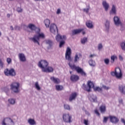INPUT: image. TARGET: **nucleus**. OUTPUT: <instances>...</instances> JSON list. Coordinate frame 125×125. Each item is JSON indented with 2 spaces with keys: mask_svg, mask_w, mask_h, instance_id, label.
Segmentation results:
<instances>
[{
  "mask_svg": "<svg viewBox=\"0 0 125 125\" xmlns=\"http://www.w3.org/2000/svg\"><path fill=\"white\" fill-rule=\"evenodd\" d=\"M26 28H28L31 31H35L36 34H35L32 38H30V41H32L34 43H37L40 45V39H44L45 36L43 33H41V28L37 27L36 25L32 23H30L28 26L24 25Z\"/></svg>",
  "mask_w": 125,
  "mask_h": 125,
  "instance_id": "obj_1",
  "label": "nucleus"
},
{
  "mask_svg": "<svg viewBox=\"0 0 125 125\" xmlns=\"http://www.w3.org/2000/svg\"><path fill=\"white\" fill-rule=\"evenodd\" d=\"M83 86L84 87V90L88 92H90L91 88H93L94 91H98V92H102V88L99 86H94V84L91 81H88L87 86L83 84Z\"/></svg>",
  "mask_w": 125,
  "mask_h": 125,
  "instance_id": "obj_2",
  "label": "nucleus"
},
{
  "mask_svg": "<svg viewBox=\"0 0 125 125\" xmlns=\"http://www.w3.org/2000/svg\"><path fill=\"white\" fill-rule=\"evenodd\" d=\"M68 65L71 70L76 71L78 74H80L81 76L86 77V73H85V72L83 71V68H81L80 66H76L75 64H72L70 62L68 63Z\"/></svg>",
  "mask_w": 125,
  "mask_h": 125,
  "instance_id": "obj_3",
  "label": "nucleus"
},
{
  "mask_svg": "<svg viewBox=\"0 0 125 125\" xmlns=\"http://www.w3.org/2000/svg\"><path fill=\"white\" fill-rule=\"evenodd\" d=\"M111 76L116 77L118 80H122L123 79V73L120 67H116L114 71H112L110 73Z\"/></svg>",
  "mask_w": 125,
  "mask_h": 125,
  "instance_id": "obj_4",
  "label": "nucleus"
},
{
  "mask_svg": "<svg viewBox=\"0 0 125 125\" xmlns=\"http://www.w3.org/2000/svg\"><path fill=\"white\" fill-rule=\"evenodd\" d=\"M56 40L57 42H60L59 47L61 48L65 44V41H66V36H61L60 34H58L56 35L55 37Z\"/></svg>",
  "mask_w": 125,
  "mask_h": 125,
  "instance_id": "obj_5",
  "label": "nucleus"
},
{
  "mask_svg": "<svg viewBox=\"0 0 125 125\" xmlns=\"http://www.w3.org/2000/svg\"><path fill=\"white\" fill-rule=\"evenodd\" d=\"M10 89H11L14 93H19L20 91L19 90V87H20V83H12L10 85Z\"/></svg>",
  "mask_w": 125,
  "mask_h": 125,
  "instance_id": "obj_6",
  "label": "nucleus"
},
{
  "mask_svg": "<svg viewBox=\"0 0 125 125\" xmlns=\"http://www.w3.org/2000/svg\"><path fill=\"white\" fill-rule=\"evenodd\" d=\"M4 74L5 76L7 77H15L16 76V71L14 68H11L9 69L8 68H6L4 70Z\"/></svg>",
  "mask_w": 125,
  "mask_h": 125,
  "instance_id": "obj_7",
  "label": "nucleus"
},
{
  "mask_svg": "<svg viewBox=\"0 0 125 125\" xmlns=\"http://www.w3.org/2000/svg\"><path fill=\"white\" fill-rule=\"evenodd\" d=\"M38 66L42 69V72H43V70H45L47 67V66H48V62L46 60H42L39 62Z\"/></svg>",
  "mask_w": 125,
  "mask_h": 125,
  "instance_id": "obj_8",
  "label": "nucleus"
},
{
  "mask_svg": "<svg viewBox=\"0 0 125 125\" xmlns=\"http://www.w3.org/2000/svg\"><path fill=\"white\" fill-rule=\"evenodd\" d=\"M71 54L72 50H71V48L67 47L65 53V59L66 60L69 61V62H71L72 61V57H71Z\"/></svg>",
  "mask_w": 125,
  "mask_h": 125,
  "instance_id": "obj_9",
  "label": "nucleus"
},
{
  "mask_svg": "<svg viewBox=\"0 0 125 125\" xmlns=\"http://www.w3.org/2000/svg\"><path fill=\"white\" fill-rule=\"evenodd\" d=\"M50 31L51 33H52L54 35H56V34L59 35L58 34V28H57V26L54 23L51 24L50 26Z\"/></svg>",
  "mask_w": 125,
  "mask_h": 125,
  "instance_id": "obj_10",
  "label": "nucleus"
},
{
  "mask_svg": "<svg viewBox=\"0 0 125 125\" xmlns=\"http://www.w3.org/2000/svg\"><path fill=\"white\" fill-rule=\"evenodd\" d=\"M113 21L114 24L117 27H118V26H121V27L124 26V24L122 23V21H121L120 18H119V17L118 16H115L113 18Z\"/></svg>",
  "mask_w": 125,
  "mask_h": 125,
  "instance_id": "obj_11",
  "label": "nucleus"
},
{
  "mask_svg": "<svg viewBox=\"0 0 125 125\" xmlns=\"http://www.w3.org/2000/svg\"><path fill=\"white\" fill-rule=\"evenodd\" d=\"M62 119L63 122L65 123H69V124L72 122L71 119H72V116H70L69 114H63L62 116Z\"/></svg>",
  "mask_w": 125,
  "mask_h": 125,
  "instance_id": "obj_12",
  "label": "nucleus"
},
{
  "mask_svg": "<svg viewBox=\"0 0 125 125\" xmlns=\"http://www.w3.org/2000/svg\"><path fill=\"white\" fill-rule=\"evenodd\" d=\"M13 124V121L10 118L4 119L2 122V125H11Z\"/></svg>",
  "mask_w": 125,
  "mask_h": 125,
  "instance_id": "obj_13",
  "label": "nucleus"
},
{
  "mask_svg": "<svg viewBox=\"0 0 125 125\" xmlns=\"http://www.w3.org/2000/svg\"><path fill=\"white\" fill-rule=\"evenodd\" d=\"M70 80L72 83H77L80 80V77L77 75L72 74L70 77Z\"/></svg>",
  "mask_w": 125,
  "mask_h": 125,
  "instance_id": "obj_14",
  "label": "nucleus"
},
{
  "mask_svg": "<svg viewBox=\"0 0 125 125\" xmlns=\"http://www.w3.org/2000/svg\"><path fill=\"white\" fill-rule=\"evenodd\" d=\"M110 122L112 124H118L119 123V119L116 116H109Z\"/></svg>",
  "mask_w": 125,
  "mask_h": 125,
  "instance_id": "obj_15",
  "label": "nucleus"
},
{
  "mask_svg": "<svg viewBox=\"0 0 125 125\" xmlns=\"http://www.w3.org/2000/svg\"><path fill=\"white\" fill-rule=\"evenodd\" d=\"M103 6L104 8L105 11H108V9L110 7V5L109 3H107L106 1H103L102 3Z\"/></svg>",
  "mask_w": 125,
  "mask_h": 125,
  "instance_id": "obj_16",
  "label": "nucleus"
},
{
  "mask_svg": "<svg viewBox=\"0 0 125 125\" xmlns=\"http://www.w3.org/2000/svg\"><path fill=\"white\" fill-rule=\"evenodd\" d=\"M86 26L87 27V28H89V29H92L93 28V22L91 21H87L85 22Z\"/></svg>",
  "mask_w": 125,
  "mask_h": 125,
  "instance_id": "obj_17",
  "label": "nucleus"
},
{
  "mask_svg": "<svg viewBox=\"0 0 125 125\" xmlns=\"http://www.w3.org/2000/svg\"><path fill=\"white\" fill-rule=\"evenodd\" d=\"M50 80L52 81V82H53V83H56V84H58L61 83L60 79L59 78H56L54 77H51L50 78Z\"/></svg>",
  "mask_w": 125,
  "mask_h": 125,
  "instance_id": "obj_18",
  "label": "nucleus"
},
{
  "mask_svg": "<svg viewBox=\"0 0 125 125\" xmlns=\"http://www.w3.org/2000/svg\"><path fill=\"white\" fill-rule=\"evenodd\" d=\"M19 58L21 62H25L26 61V57L23 53L19 54Z\"/></svg>",
  "mask_w": 125,
  "mask_h": 125,
  "instance_id": "obj_19",
  "label": "nucleus"
},
{
  "mask_svg": "<svg viewBox=\"0 0 125 125\" xmlns=\"http://www.w3.org/2000/svg\"><path fill=\"white\" fill-rule=\"evenodd\" d=\"M89 99L91 102H97V97L96 95H91L89 97Z\"/></svg>",
  "mask_w": 125,
  "mask_h": 125,
  "instance_id": "obj_20",
  "label": "nucleus"
},
{
  "mask_svg": "<svg viewBox=\"0 0 125 125\" xmlns=\"http://www.w3.org/2000/svg\"><path fill=\"white\" fill-rule=\"evenodd\" d=\"M53 68L51 66H48L47 68H45V69L43 70L44 73H52L53 72Z\"/></svg>",
  "mask_w": 125,
  "mask_h": 125,
  "instance_id": "obj_21",
  "label": "nucleus"
},
{
  "mask_svg": "<svg viewBox=\"0 0 125 125\" xmlns=\"http://www.w3.org/2000/svg\"><path fill=\"white\" fill-rule=\"evenodd\" d=\"M83 31V29H74L72 31V35L73 36L75 35H78L79 34H81L82 32Z\"/></svg>",
  "mask_w": 125,
  "mask_h": 125,
  "instance_id": "obj_22",
  "label": "nucleus"
},
{
  "mask_svg": "<svg viewBox=\"0 0 125 125\" xmlns=\"http://www.w3.org/2000/svg\"><path fill=\"white\" fill-rule=\"evenodd\" d=\"M100 111L102 114H104L106 112V105L102 104L100 106Z\"/></svg>",
  "mask_w": 125,
  "mask_h": 125,
  "instance_id": "obj_23",
  "label": "nucleus"
},
{
  "mask_svg": "<svg viewBox=\"0 0 125 125\" xmlns=\"http://www.w3.org/2000/svg\"><path fill=\"white\" fill-rule=\"evenodd\" d=\"M46 44L47 45L48 49H50L52 46V42L51 40H47L46 41Z\"/></svg>",
  "mask_w": 125,
  "mask_h": 125,
  "instance_id": "obj_24",
  "label": "nucleus"
},
{
  "mask_svg": "<svg viewBox=\"0 0 125 125\" xmlns=\"http://www.w3.org/2000/svg\"><path fill=\"white\" fill-rule=\"evenodd\" d=\"M119 89L122 94H125V86L122 85L119 86Z\"/></svg>",
  "mask_w": 125,
  "mask_h": 125,
  "instance_id": "obj_25",
  "label": "nucleus"
},
{
  "mask_svg": "<svg viewBox=\"0 0 125 125\" xmlns=\"http://www.w3.org/2000/svg\"><path fill=\"white\" fill-rule=\"evenodd\" d=\"M105 30L106 31H108L109 28H110V21H108V20H106L105 23Z\"/></svg>",
  "mask_w": 125,
  "mask_h": 125,
  "instance_id": "obj_26",
  "label": "nucleus"
},
{
  "mask_svg": "<svg viewBox=\"0 0 125 125\" xmlns=\"http://www.w3.org/2000/svg\"><path fill=\"white\" fill-rule=\"evenodd\" d=\"M77 97V93H72L71 95L69 97V101H72V100H74Z\"/></svg>",
  "mask_w": 125,
  "mask_h": 125,
  "instance_id": "obj_27",
  "label": "nucleus"
},
{
  "mask_svg": "<svg viewBox=\"0 0 125 125\" xmlns=\"http://www.w3.org/2000/svg\"><path fill=\"white\" fill-rule=\"evenodd\" d=\"M35 87L36 89H37V90H38V91H40V90H42V87H41V86H40V84H39L38 82H36L35 83Z\"/></svg>",
  "mask_w": 125,
  "mask_h": 125,
  "instance_id": "obj_28",
  "label": "nucleus"
},
{
  "mask_svg": "<svg viewBox=\"0 0 125 125\" xmlns=\"http://www.w3.org/2000/svg\"><path fill=\"white\" fill-rule=\"evenodd\" d=\"M110 59L111 63L113 64V63L115 62V60H117V59H118V57H117L116 55H112L111 56Z\"/></svg>",
  "mask_w": 125,
  "mask_h": 125,
  "instance_id": "obj_29",
  "label": "nucleus"
},
{
  "mask_svg": "<svg viewBox=\"0 0 125 125\" xmlns=\"http://www.w3.org/2000/svg\"><path fill=\"white\" fill-rule=\"evenodd\" d=\"M44 23L46 28L49 27V25H50V21L48 19H46L44 21Z\"/></svg>",
  "mask_w": 125,
  "mask_h": 125,
  "instance_id": "obj_30",
  "label": "nucleus"
},
{
  "mask_svg": "<svg viewBox=\"0 0 125 125\" xmlns=\"http://www.w3.org/2000/svg\"><path fill=\"white\" fill-rule=\"evenodd\" d=\"M56 89L58 91H61V90H63V86L61 85H56Z\"/></svg>",
  "mask_w": 125,
  "mask_h": 125,
  "instance_id": "obj_31",
  "label": "nucleus"
},
{
  "mask_svg": "<svg viewBox=\"0 0 125 125\" xmlns=\"http://www.w3.org/2000/svg\"><path fill=\"white\" fill-rule=\"evenodd\" d=\"M3 91H4L5 93H6L7 95H9V92H10V90H9V88H8V87H5L3 88Z\"/></svg>",
  "mask_w": 125,
  "mask_h": 125,
  "instance_id": "obj_32",
  "label": "nucleus"
},
{
  "mask_svg": "<svg viewBox=\"0 0 125 125\" xmlns=\"http://www.w3.org/2000/svg\"><path fill=\"white\" fill-rule=\"evenodd\" d=\"M28 123L29 124V125H34L35 124H36V122H35V120L32 119H29L28 120Z\"/></svg>",
  "mask_w": 125,
  "mask_h": 125,
  "instance_id": "obj_33",
  "label": "nucleus"
},
{
  "mask_svg": "<svg viewBox=\"0 0 125 125\" xmlns=\"http://www.w3.org/2000/svg\"><path fill=\"white\" fill-rule=\"evenodd\" d=\"M110 12L112 13V14H116L117 13L116 12V7L114 5H112Z\"/></svg>",
  "mask_w": 125,
  "mask_h": 125,
  "instance_id": "obj_34",
  "label": "nucleus"
},
{
  "mask_svg": "<svg viewBox=\"0 0 125 125\" xmlns=\"http://www.w3.org/2000/svg\"><path fill=\"white\" fill-rule=\"evenodd\" d=\"M87 42V37H84L81 40V43L82 44H85V42Z\"/></svg>",
  "mask_w": 125,
  "mask_h": 125,
  "instance_id": "obj_35",
  "label": "nucleus"
},
{
  "mask_svg": "<svg viewBox=\"0 0 125 125\" xmlns=\"http://www.w3.org/2000/svg\"><path fill=\"white\" fill-rule=\"evenodd\" d=\"M89 9H90V7L89 5L86 6V8H84L83 9V12H85V13H88L89 12Z\"/></svg>",
  "mask_w": 125,
  "mask_h": 125,
  "instance_id": "obj_36",
  "label": "nucleus"
},
{
  "mask_svg": "<svg viewBox=\"0 0 125 125\" xmlns=\"http://www.w3.org/2000/svg\"><path fill=\"white\" fill-rule=\"evenodd\" d=\"M63 107L65 110H67L68 111H70V110H71V107L69 104H64Z\"/></svg>",
  "mask_w": 125,
  "mask_h": 125,
  "instance_id": "obj_37",
  "label": "nucleus"
},
{
  "mask_svg": "<svg viewBox=\"0 0 125 125\" xmlns=\"http://www.w3.org/2000/svg\"><path fill=\"white\" fill-rule=\"evenodd\" d=\"M89 64L90 66H92V67H94L95 66V62L93 61L92 60H90L89 61Z\"/></svg>",
  "mask_w": 125,
  "mask_h": 125,
  "instance_id": "obj_38",
  "label": "nucleus"
},
{
  "mask_svg": "<svg viewBox=\"0 0 125 125\" xmlns=\"http://www.w3.org/2000/svg\"><path fill=\"white\" fill-rule=\"evenodd\" d=\"M9 103L11 105H14L15 104V100L13 99H9L8 100Z\"/></svg>",
  "mask_w": 125,
  "mask_h": 125,
  "instance_id": "obj_39",
  "label": "nucleus"
},
{
  "mask_svg": "<svg viewBox=\"0 0 125 125\" xmlns=\"http://www.w3.org/2000/svg\"><path fill=\"white\" fill-rule=\"evenodd\" d=\"M80 57H79V55H78V54H76L75 56L74 59V62L76 63V62H78V60L80 59Z\"/></svg>",
  "mask_w": 125,
  "mask_h": 125,
  "instance_id": "obj_40",
  "label": "nucleus"
},
{
  "mask_svg": "<svg viewBox=\"0 0 125 125\" xmlns=\"http://www.w3.org/2000/svg\"><path fill=\"white\" fill-rule=\"evenodd\" d=\"M121 47L122 49L125 50V42H122L121 43Z\"/></svg>",
  "mask_w": 125,
  "mask_h": 125,
  "instance_id": "obj_41",
  "label": "nucleus"
},
{
  "mask_svg": "<svg viewBox=\"0 0 125 125\" xmlns=\"http://www.w3.org/2000/svg\"><path fill=\"white\" fill-rule=\"evenodd\" d=\"M104 62L105 65H109V63H110V60L109 59H105L104 60Z\"/></svg>",
  "mask_w": 125,
  "mask_h": 125,
  "instance_id": "obj_42",
  "label": "nucleus"
},
{
  "mask_svg": "<svg viewBox=\"0 0 125 125\" xmlns=\"http://www.w3.org/2000/svg\"><path fill=\"white\" fill-rule=\"evenodd\" d=\"M108 119H109V116L104 117V120H103V123H104L105 124L107 123V122H108Z\"/></svg>",
  "mask_w": 125,
  "mask_h": 125,
  "instance_id": "obj_43",
  "label": "nucleus"
},
{
  "mask_svg": "<svg viewBox=\"0 0 125 125\" xmlns=\"http://www.w3.org/2000/svg\"><path fill=\"white\" fill-rule=\"evenodd\" d=\"M3 65H4V63H3V62L1 60V59H0V67L1 69H2L3 68Z\"/></svg>",
  "mask_w": 125,
  "mask_h": 125,
  "instance_id": "obj_44",
  "label": "nucleus"
},
{
  "mask_svg": "<svg viewBox=\"0 0 125 125\" xmlns=\"http://www.w3.org/2000/svg\"><path fill=\"white\" fill-rule=\"evenodd\" d=\"M17 11L18 12H19V13H21V12H22V11H23V9H22V8H21V7H18L17 8Z\"/></svg>",
  "mask_w": 125,
  "mask_h": 125,
  "instance_id": "obj_45",
  "label": "nucleus"
},
{
  "mask_svg": "<svg viewBox=\"0 0 125 125\" xmlns=\"http://www.w3.org/2000/svg\"><path fill=\"white\" fill-rule=\"evenodd\" d=\"M7 62L8 64H10L11 63L12 60L10 59V58H7Z\"/></svg>",
  "mask_w": 125,
  "mask_h": 125,
  "instance_id": "obj_46",
  "label": "nucleus"
},
{
  "mask_svg": "<svg viewBox=\"0 0 125 125\" xmlns=\"http://www.w3.org/2000/svg\"><path fill=\"white\" fill-rule=\"evenodd\" d=\"M103 48V45H102V44H101V43L99 44V45H98L99 50L102 49Z\"/></svg>",
  "mask_w": 125,
  "mask_h": 125,
  "instance_id": "obj_47",
  "label": "nucleus"
},
{
  "mask_svg": "<svg viewBox=\"0 0 125 125\" xmlns=\"http://www.w3.org/2000/svg\"><path fill=\"white\" fill-rule=\"evenodd\" d=\"M103 88H104V89H105L106 90H108L109 88H110L109 87H107L106 85H103Z\"/></svg>",
  "mask_w": 125,
  "mask_h": 125,
  "instance_id": "obj_48",
  "label": "nucleus"
},
{
  "mask_svg": "<svg viewBox=\"0 0 125 125\" xmlns=\"http://www.w3.org/2000/svg\"><path fill=\"white\" fill-rule=\"evenodd\" d=\"M95 113L97 115V116H100V113H99V112H98V110L97 109L95 110Z\"/></svg>",
  "mask_w": 125,
  "mask_h": 125,
  "instance_id": "obj_49",
  "label": "nucleus"
},
{
  "mask_svg": "<svg viewBox=\"0 0 125 125\" xmlns=\"http://www.w3.org/2000/svg\"><path fill=\"white\" fill-rule=\"evenodd\" d=\"M56 13L57 14H60L61 13V10H60V9H58Z\"/></svg>",
  "mask_w": 125,
  "mask_h": 125,
  "instance_id": "obj_50",
  "label": "nucleus"
},
{
  "mask_svg": "<svg viewBox=\"0 0 125 125\" xmlns=\"http://www.w3.org/2000/svg\"><path fill=\"white\" fill-rule=\"evenodd\" d=\"M84 124L85 125H88V121L86 120H84Z\"/></svg>",
  "mask_w": 125,
  "mask_h": 125,
  "instance_id": "obj_51",
  "label": "nucleus"
},
{
  "mask_svg": "<svg viewBox=\"0 0 125 125\" xmlns=\"http://www.w3.org/2000/svg\"><path fill=\"white\" fill-rule=\"evenodd\" d=\"M119 60H120V61H123V57L122 56V55H120L119 56Z\"/></svg>",
  "mask_w": 125,
  "mask_h": 125,
  "instance_id": "obj_52",
  "label": "nucleus"
},
{
  "mask_svg": "<svg viewBox=\"0 0 125 125\" xmlns=\"http://www.w3.org/2000/svg\"><path fill=\"white\" fill-rule=\"evenodd\" d=\"M15 30H20V27L16 26L15 27Z\"/></svg>",
  "mask_w": 125,
  "mask_h": 125,
  "instance_id": "obj_53",
  "label": "nucleus"
},
{
  "mask_svg": "<svg viewBox=\"0 0 125 125\" xmlns=\"http://www.w3.org/2000/svg\"><path fill=\"white\" fill-rule=\"evenodd\" d=\"M77 55H78V57L80 58H82V57H83V55L81 53H78Z\"/></svg>",
  "mask_w": 125,
  "mask_h": 125,
  "instance_id": "obj_54",
  "label": "nucleus"
},
{
  "mask_svg": "<svg viewBox=\"0 0 125 125\" xmlns=\"http://www.w3.org/2000/svg\"><path fill=\"white\" fill-rule=\"evenodd\" d=\"M121 122H122V123H123V124H124V125H125V119H121Z\"/></svg>",
  "mask_w": 125,
  "mask_h": 125,
  "instance_id": "obj_55",
  "label": "nucleus"
},
{
  "mask_svg": "<svg viewBox=\"0 0 125 125\" xmlns=\"http://www.w3.org/2000/svg\"><path fill=\"white\" fill-rule=\"evenodd\" d=\"M10 30H11V31H13V27L12 26H10Z\"/></svg>",
  "mask_w": 125,
  "mask_h": 125,
  "instance_id": "obj_56",
  "label": "nucleus"
},
{
  "mask_svg": "<svg viewBox=\"0 0 125 125\" xmlns=\"http://www.w3.org/2000/svg\"><path fill=\"white\" fill-rule=\"evenodd\" d=\"M119 103H123V100H119Z\"/></svg>",
  "mask_w": 125,
  "mask_h": 125,
  "instance_id": "obj_57",
  "label": "nucleus"
},
{
  "mask_svg": "<svg viewBox=\"0 0 125 125\" xmlns=\"http://www.w3.org/2000/svg\"><path fill=\"white\" fill-rule=\"evenodd\" d=\"M85 114H86L88 115H90L89 113L88 112V111H85Z\"/></svg>",
  "mask_w": 125,
  "mask_h": 125,
  "instance_id": "obj_58",
  "label": "nucleus"
},
{
  "mask_svg": "<svg viewBox=\"0 0 125 125\" xmlns=\"http://www.w3.org/2000/svg\"><path fill=\"white\" fill-rule=\"evenodd\" d=\"M93 56H95V55H90V57L92 58Z\"/></svg>",
  "mask_w": 125,
  "mask_h": 125,
  "instance_id": "obj_59",
  "label": "nucleus"
},
{
  "mask_svg": "<svg viewBox=\"0 0 125 125\" xmlns=\"http://www.w3.org/2000/svg\"><path fill=\"white\" fill-rule=\"evenodd\" d=\"M35 1H43V0H34Z\"/></svg>",
  "mask_w": 125,
  "mask_h": 125,
  "instance_id": "obj_60",
  "label": "nucleus"
},
{
  "mask_svg": "<svg viewBox=\"0 0 125 125\" xmlns=\"http://www.w3.org/2000/svg\"><path fill=\"white\" fill-rule=\"evenodd\" d=\"M7 17H8V18H9V17H10V15L9 14H8L7 15Z\"/></svg>",
  "mask_w": 125,
  "mask_h": 125,
  "instance_id": "obj_61",
  "label": "nucleus"
},
{
  "mask_svg": "<svg viewBox=\"0 0 125 125\" xmlns=\"http://www.w3.org/2000/svg\"><path fill=\"white\" fill-rule=\"evenodd\" d=\"M82 34L83 35H84L85 34V32L84 31L82 32Z\"/></svg>",
  "mask_w": 125,
  "mask_h": 125,
  "instance_id": "obj_62",
  "label": "nucleus"
},
{
  "mask_svg": "<svg viewBox=\"0 0 125 125\" xmlns=\"http://www.w3.org/2000/svg\"><path fill=\"white\" fill-rule=\"evenodd\" d=\"M69 73H70V75H72V71H70Z\"/></svg>",
  "mask_w": 125,
  "mask_h": 125,
  "instance_id": "obj_63",
  "label": "nucleus"
},
{
  "mask_svg": "<svg viewBox=\"0 0 125 125\" xmlns=\"http://www.w3.org/2000/svg\"><path fill=\"white\" fill-rule=\"evenodd\" d=\"M1 36V32H0V37Z\"/></svg>",
  "mask_w": 125,
  "mask_h": 125,
  "instance_id": "obj_64",
  "label": "nucleus"
}]
</instances>
